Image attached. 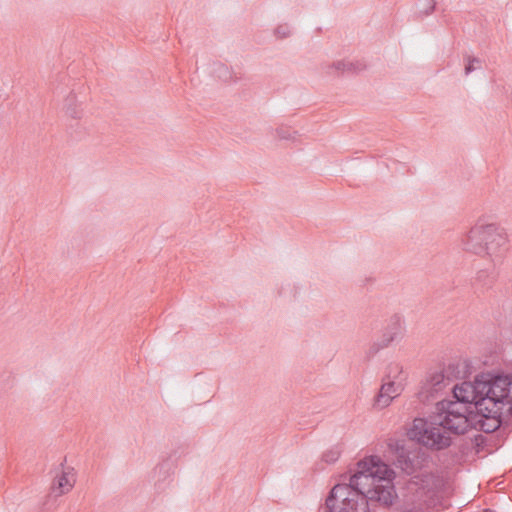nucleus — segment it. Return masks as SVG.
Instances as JSON below:
<instances>
[{"label":"nucleus","mask_w":512,"mask_h":512,"mask_svg":"<svg viewBox=\"0 0 512 512\" xmlns=\"http://www.w3.org/2000/svg\"><path fill=\"white\" fill-rule=\"evenodd\" d=\"M456 401L442 400L436 404L445 415L441 423L455 435H463L470 430L473 419L469 418L468 404L474 402L482 406L486 401L491 402L495 414L512 415V377L509 375L482 374L475 378L474 383L463 382L452 388Z\"/></svg>","instance_id":"f257e3e1"},{"label":"nucleus","mask_w":512,"mask_h":512,"mask_svg":"<svg viewBox=\"0 0 512 512\" xmlns=\"http://www.w3.org/2000/svg\"><path fill=\"white\" fill-rule=\"evenodd\" d=\"M461 241L464 250L476 255H487L493 262L492 268L479 270L473 282L475 292L483 293L493 286L497 278L495 266L501 262L507 250L506 233L495 224H476Z\"/></svg>","instance_id":"f03ea898"},{"label":"nucleus","mask_w":512,"mask_h":512,"mask_svg":"<svg viewBox=\"0 0 512 512\" xmlns=\"http://www.w3.org/2000/svg\"><path fill=\"white\" fill-rule=\"evenodd\" d=\"M444 412L445 410H441L440 406L436 404L435 412L429 419H415L408 433L410 438L435 451L450 447L452 440L450 436L446 435L450 431L446 428L447 425L444 422L440 423L442 422L440 417L445 415ZM451 434L453 433L451 432Z\"/></svg>","instance_id":"7ed1b4c3"},{"label":"nucleus","mask_w":512,"mask_h":512,"mask_svg":"<svg viewBox=\"0 0 512 512\" xmlns=\"http://www.w3.org/2000/svg\"><path fill=\"white\" fill-rule=\"evenodd\" d=\"M464 368L463 364L455 362L441 371L428 373L417 394L419 401L426 403L434 400L441 391L464 374Z\"/></svg>","instance_id":"20e7f679"},{"label":"nucleus","mask_w":512,"mask_h":512,"mask_svg":"<svg viewBox=\"0 0 512 512\" xmlns=\"http://www.w3.org/2000/svg\"><path fill=\"white\" fill-rule=\"evenodd\" d=\"M61 471L56 473L51 485L50 495L55 497L62 496L72 490L76 483V475L73 467L60 464Z\"/></svg>","instance_id":"39448f33"},{"label":"nucleus","mask_w":512,"mask_h":512,"mask_svg":"<svg viewBox=\"0 0 512 512\" xmlns=\"http://www.w3.org/2000/svg\"><path fill=\"white\" fill-rule=\"evenodd\" d=\"M402 330L400 317L397 315L392 316L384 329L381 339L371 346L370 350L372 353L375 354L380 349L388 347L392 342L400 340Z\"/></svg>","instance_id":"423d86ee"},{"label":"nucleus","mask_w":512,"mask_h":512,"mask_svg":"<svg viewBox=\"0 0 512 512\" xmlns=\"http://www.w3.org/2000/svg\"><path fill=\"white\" fill-rule=\"evenodd\" d=\"M369 464L367 461H360L358 463L359 470L350 477L349 483L353 486V489L358 493H363L368 495L370 489H373L375 483L373 482V477L371 474H368L366 470V466Z\"/></svg>","instance_id":"0eeeda50"},{"label":"nucleus","mask_w":512,"mask_h":512,"mask_svg":"<svg viewBox=\"0 0 512 512\" xmlns=\"http://www.w3.org/2000/svg\"><path fill=\"white\" fill-rule=\"evenodd\" d=\"M395 497V491L392 481L384 483H375L373 489H370L367 495V501H377L385 506H389L393 503Z\"/></svg>","instance_id":"6e6552de"},{"label":"nucleus","mask_w":512,"mask_h":512,"mask_svg":"<svg viewBox=\"0 0 512 512\" xmlns=\"http://www.w3.org/2000/svg\"><path fill=\"white\" fill-rule=\"evenodd\" d=\"M331 512H369L367 495L352 491L349 499H345L343 504H339Z\"/></svg>","instance_id":"1a4fd4ad"},{"label":"nucleus","mask_w":512,"mask_h":512,"mask_svg":"<svg viewBox=\"0 0 512 512\" xmlns=\"http://www.w3.org/2000/svg\"><path fill=\"white\" fill-rule=\"evenodd\" d=\"M364 461H366V459ZM367 462L369 464H367L366 470H368V474L375 476L373 477L374 483H384L393 480L394 471L391 470L386 464L380 463L378 458L371 457L367 460Z\"/></svg>","instance_id":"9d476101"},{"label":"nucleus","mask_w":512,"mask_h":512,"mask_svg":"<svg viewBox=\"0 0 512 512\" xmlns=\"http://www.w3.org/2000/svg\"><path fill=\"white\" fill-rule=\"evenodd\" d=\"M395 464L407 475L414 474L419 467V461L416 453L404 449L403 446H397V458Z\"/></svg>","instance_id":"9b49d317"},{"label":"nucleus","mask_w":512,"mask_h":512,"mask_svg":"<svg viewBox=\"0 0 512 512\" xmlns=\"http://www.w3.org/2000/svg\"><path fill=\"white\" fill-rule=\"evenodd\" d=\"M401 390V384H397L393 380L384 383L381 386L379 393L375 398L374 405L379 409L387 407L391 403L393 398L400 394Z\"/></svg>","instance_id":"f8f14e48"},{"label":"nucleus","mask_w":512,"mask_h":512,"mask_svg":"<svg viewBox=\"0 0 512 512\" xmlns=\"http://www.w3.org/2000/svg\"><path fill=\"white\" fill-rule=\"evenodd\" d=\"M353 486L351 484H337L330 491L326 499V508L329 512L333 511L339 504L338 500H341L340 504L345 502V499H349V495L352 494Z\"/></svg>","instance_id":"ddd939ff"},{"label":"nucleus","mask_w":512,"mask_h":512,"mask_svg":"<svg viewBox=\"0 0 512 512\" xmlns=\"http://www.w3.org/2000/svg\"><path fill=\"white\" fill-rule=\"evenodd\" d=\"M469 418L473 419V423L471 424V428H476L485 433L494 432L500 425V420L498 417L493 416H484L474 414L472 411L469 412Z\"/></svg>","instance_id":"4468645a"},{"label":"nucleus","mask_w":512,"mask_h":512,"mask_svg":"<svg viewBox=\"0 0 512 512\" xmlns=\"http://www.w3.org/2000/svg\"><path fill=\"white\" fill-rule=\"evenodd\" d=\"M361 68L358 64L352 63V62H346V61H335L331 64H326L322 66V70L327 75H339L344 72H356L359 71Z\"/></svg>","instance_id":"2eb2a0df"},{"label":"nucleus","mask_w":512,"mask_h":512,"mask_svg":"<svg viewBox=\"0 0 512 512\" xmlns=\"http://www.w3.org/2000/svg\"><path fill=\"white\" fill-rule=\"evenodd\" d=\"M65 113L73 119H79L82 116V111L78 107L77 98L74 93H70L64 101Z\"/></svg>","instance_id":"dca6fc26"},{"label":"nucleus","mask_w":512,"mask_h":512,"mask_svg":"<svg viewBox=\"0 0 512 512\" xmlns=\"http://www.w3.org/2000/svg\"><path fill=\"white\" fill-rule=\"evenodd\" d=\"M436 2L434 0H419L417 3L418 13L420 16H427L435 9Z\"/></svg>","instance_id":"f3484780"},{"label":"nucleus","mask_w":512,"mask_h":512,"mask_svg":"<svg viewBox=\"0 0 512 512\" xmlns=\"http://www.w3.org/2000/svg\"><path fill=\"white\" fill-rule=\"evenodd\" d=\"M465 60L467 61L464 69L465 75H469L481 67V60L477 57L467 55Z\"/></svg>","instance_id":"a211bd4d"},{"label":"nucleus","mask_w":512,"mask_h":512,"mask_svg":"<svg viewBox=\"0 0 512 512\" xmlns=\"http://www.w3.org/2000/svg\"><path fill=\"white\" fill-rule=\"evenodd\" d=\"M341 451L338 446H334L331 449L323 453L322 459L328 464H332L338 460Z\"/></svg>","instance_id":"6ab92c4d"},{"label":"nucleus","mask_w":512,"mask_h":512,"mask_svg":"<svg viewBox=\"0 0 512 512\" xmlns=\"http://www.w3.org/2000/svg\"><path fill=\"white\" fill-rule=\"evenodd\" d=\"M277 39H286L291 35V28L288 24H279L273 31Z\"/></svg>","instance_id":"aec40b11"},{"label":"nucleus","mask_w":512,"mask_h":512,"mask_svg":"<svg viewBox=\"0 0 512 512\" xmlns=\"http://www.w3.org/2000/svg\"><path fill=\"white\" fill-rule=\"evenodd\" d=\"M170 470H171L170 461H169V459H166L156 466L155 473L158 474L159 476L163 475V478H166L167 476H169Z\"/></svg>","instance_id":"412c9836"},{"label":"nucleus","mask_w":512,"mask_h":512,"mask_svg":"<svg viewBox=\"0 0 512 512\" xmlns=\"http://www.w3.org/2000/svg\"><path fill=\"white\" fill-rule=\"evenodd\" d=\"M295 133V131H292L291 129L285 127H280L276 129V135L283 140L292 139V135Z\"/></svg>","instance_id":"4be33fe9"},{"label":"nucleus","mask_w":512,"mask_h":512,"mask_svg":"<svg viewBox=\"0 0 512 512\" xmlns=\"http://www.w3.org/2000/svg\"><path fill=\"white\" fill-rule=\"evenodd\" d=\"M401 367L398 364H391L388 367V374L387 377L390 378H396L397 374L401 373Z\"/></svg>","instance_id":"5701e85b"},{"label":"nucleus","mask_w":512,"mask_h":512,"mask_svg":"<svg viewBox=\"0 0 512 512\" xmlns=\"http://www.w3.org/2000/svg\"><path fill=\"white\" fill-rule=\"evenodd\" d=\"M221 68H222L223 70H225V73H226V74H228L227 67H225V66H221Z\"/></svg>","instance_id":"b1692460"}]
</instances>
